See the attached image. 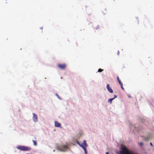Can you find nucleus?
Returning <instances> with one entry per match:
<instances>
[{
    "mask_svg": "<svg viewBox=\"0 0 154 154\" xmlns=\"http://www.w3.org/2000/svg\"><path fill=\"white\" fill-rule=\"evenodd\" d=\"M119 154H137V153L129 151L126 147L122 146L121 150L119 152Z\"/></svg>",
    "mask_w": 154,
    "mask_h": 154,
    "instance_id": "1",
    "label": "nucleus"
},
{
    "mask_svg": "<svg viewBox=\"0 0 154 154\" xmlns=\"http://www.w3.org/2000/svg\"><path fill=\"white\" fill-rule=\"evenodd\" d=\"M68 149V147L66 145H63L59 146L57 149L61 151L65 152Z\"/></svg>",
    "mask_w": 154,
    "mask_h": 154,
    "instance_id": "2",
    "label": "nucleus"
},
{
    "mask_svg": "<svg viewBox=\"0 0 154 154\" xmlns=\"http://www.w3.org/2000/svg\"><path fill=\"white\" fill-rule=\"evenodd\" d=\"M57 66L58 68L61 69H64L66 68V65L65 64H59Z\"/></svg>",
    "mask_w": 154,
    "mask_h": 154,
    "instance_id": "3",
    "label": "nucleus"
},
{
    "mask_svg": "<svg viewBox=\"0 0 154 154\" xmlns=\"http://www.w3.org/2000/svg\"><path fill=\"white\" fill-rule=\"evenodd\" d=\"M106 88L111 93H112L113 92V91L112 90V88L110 87L109 85V84H107L106 86Z\"/></svg>",
    "mask_w": 154,
    "mask_h": 154,
    "instance_id": "4",
    "label": "nucleus"
},
{
    "mask_svg": "<svg viewBox=\"0 0 154 154\" xmlns=\"http://www.w3.org/2000/svg\"><path fill=\"white\" fill-rule=\"evenodd\" d=\"M77 143L81 147H82L83 148V149H84V150L85 151V154H87V150H86V148L85 147H84V146L83 145H82V144L81 145H80V144L78 143V141L77 142Z\"/></svg>",
    "mask_w": 154,
    "mask_h": 154,
    "instance_id": "5",
    "label": "nucleus"
},
{
    "mask_svg": "<svg viewBox=\"0 0 154 154\" xmlns=\"http://www.w3.org/2000/svg\"><path fill=\"white\" fill-rule=\"evenodd\" d=\"M54 123L55 127H60V124L57 121H55Z\"/></svg>",
    "mask_w": 154,
    "mask_h": 154,
    "instance_id": "6",
    "label": "nucleus"
},
{
    "mask_svg": "<svg viewBox=\"0 0 154 154\" xmlns=\"http://www.w3.org/2000/svg\"><path fill=\"white\" fill-rule=\"evenodd\" d=\"M151 136L149 135V136H148L147 137H145L144 138V140L145 141H147L148 140H149V139H151Z\"/></svg>",
    "mask_w": 154,
    "mask_h": 154,
    "instance_id": "7",
    "label": "nucleus"
},
{
    "mask_svg": "<svg viewBox=\"0 0 154 154\" xmlns=\"http://www.w3.org/2000/svg\"><path fill=\"white\" fill-rule=\"evenodd\" d=\"M83 144L85 145V146L84 147H85L86 148V147L87 146V143H86V141L85 140H84V141H83Z\"/></svg>",
    "mask_w": 154,
    "mask_h": 154,
    "instance_id": "8",
    "label": "nucleus"
},
{
    "mask_svg": "<svg viewBox=\"0 0 154 154\" xmlns=\"http://www.w3.org/2000/svg\"><path fill=\"white\" fill-rule=\"evenodd\" d=\"M114 99V98H110L108 100V102H109L110 103H112V100Z\"/></svg>",
    "mask_w": 154,
    "mask_h": 154,
    "instance_id": "9",
    "label": "nucleus"
},
{
    "mask_svg": "<svg viewBox=\"0 0 154 154\" xmlns=\"http://www.w3.org/2000/svg\"><path fill=\"white\" fill-rule=\"evenodd\" d=\"M117 80L118 81L119 83V84H120L121 83H122V82H121V81L119 79V77L118 76H117Z\"/></svg>",
    "mask_w": 154,
    "mask_h": 154,
    "instance_id": "10",
    "label": "nucleus"
},
{
    "mask_svg": "<svg viewBox=\"0 0 154 154\" xmlns=\"http://www.w3.org/2000/svg\"><path fill=\"white\" fill-rule=\"evenodd\" d=\"M119 84L120 85H121V88L124 90V89L123 86V84L122 83V82L121 83Z\"/></svg>",
    "mask_w": 154,
    "mask_h": 154,
    "instance_id": "11",
    "label": "nucleus"
},
{
    "mask_svg": "<svg viewBox=\"0 0 154 154\" xmlns=\"http://www.w3.org/2000/svg\"><path fill=\"white\" fill-rule=\"evenodd\" d=\"M103 71V69H99L98 70V72H100Z\"/></svg>",
    "mask_w": 154,
    "mask_h": 154,
    "instance_id": "12",
    "label": "nucleus"
},
{
    "mask_svg": "<svg viewBox=\"0 0 154 154\" xmlns=\"http://www.w3.org/2000/svg\"><path fill=\"white\" fill-rule=\"evenodd\" d=\"M95 28L96 29H99L100 28V26L99 25H98Z\"/></svg>",
    "mask_w": 154,
    "mask_h": 154,
    "instance_id": "13",
    "label": "nucleus"
},
{
    "mask_svg": "<svg viewBox=\"0 0 154 154\" xmlns=\"http://www.w3.org/2000/svg\"><path fill=\"white\" fill-rule=\"evenodd\" d=\"M139 144L141 146H142L143 145V144L142 143L140 142L139 143Z\"/></svg>",
    "mask_w": 154,
    "mask_h": 154,
    "instance_id": "14",
    "label": "nucleus"
},
{
    "mask_svg": "<svg viewBox=\"0 0 154 154\" xmlns=\"http://www.w3.org/2000/svg\"><path fill=\"white\" fill-rule=\"evenodd\" d=\"M114 97L113 98H114V99L116 98L117 97V95H114Z\"/></svg>",
    "mask_w": 154,
    "mask_h": 154,
    "instance_id": "15",
    "label": "nucleus"
},
{
    "mask_svg": "<svg viewBox=\"0 0 154 154\" xmlns=\"http://www.w3.org/2000/svg\"><path fill=\"white\" fill-rule=\"evenodd\" d=\"M150 145L151 146H153L152 144V143H150Z\"/></svg>",
    "mask_w": 154,
    "mask_h": 154,
    "instance_id": "16",
    "label": "nucleus"
},
{
    "mask_svg": "<svg viewBox=\"0 0 154 154\" xmlns=\"http://www.w3.org/2000/svg\"><path fill=\"white\" fill-rule=\"evenodd\" d=\"M119 51H118V55L119 54Z\"/></svg>",
    "mask_w": 154,
    "mask_h": 154,
    "instance_id": "17",
    "label": "nucleus"
},
{
    "mask_svg": "<svg viewBox=\"0 0 154 154\" xmlns=\"http://www.w3.org/2000/svg\"><path fill=\"white\" fill-rule=\"evenodd\" d=\"M106 154H109V153L108 152H106Z\"/></svg>",
    "mask_w": 154,
    "mask_h": 154,
    "instance_id": "18",
    "label": "nucleus"
},
{
    "mask_svg": "<svg viewBox=\"0 0 154 154\" xmlns=\"http://www.w3.org/2000/svg\"><path fill=\"white\" fill-rule=\"evenodd\" d=\"M56 95L58 97V96L57 94H56Z\"/></svg>",
    "mask_w": 154,
    "mask_h": 154,
    "instance_id": "19",
    "label": "nucleus"
}]
</instances>
